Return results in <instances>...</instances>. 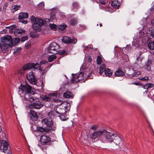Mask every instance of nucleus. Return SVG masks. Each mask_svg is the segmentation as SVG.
I'll list each match as a JSON object with an SVG mask.
<instances>
[{
  "label": "nucleus",
  "instance_id": "f257e3e1",
  "mask_svg": "<svg viewBox=\"0 0 154 154\" xmlns=\"http://www.w3.org/2000/svg\"><path fill=\"white\" fill-rule=\"evenodd\" d=\"M19 93L20 94H23L26 100L32 102L35 100L34 98L31 95L32 88L27 83L25 85L21 84V86L18 87Z\"/></svg>",
  "mask_w": 154,
  "mask_h": 154
},
{
  "label": "nucleus",
  "instance_id": "f03ea898",
  "mask_svg": "<svg viewBox=\"0 0 154 154\" xmlns=\"http://www.w3.org/2000/svg\"><path fill=\"white\" fill-rule=\"evenodd\" d=\"M2 43H0V48L3 52H8L10 48H11L14 45L11 37L10 35H5L1 38Z\"/></svg>",
  "mask_w": 154,
  "mask_h": 154
},
{
  "label": "nucleus",
  "instance_id": "7ed1b4c3",
  "mask_svg": "<svg viewBox=\"0 0 154 154\" xmlns=\"http://www.w3.org/2000/svg\"><path fill=\"white\" fill-rule=\"evenodd\" d=\"M113 131L108 129H103V136L101 141L104 143L113 142L116 135Z\"/></svg>",
  "mask_w": 154,
  "mask_h": 154
},
{
  "label": "nucleus",
  "instance_id": "20e7f679",
  "mask_svg": "<svg viewBox=\"0 0 154 154\" xmlns=\"http://www.w3.org/2000/svg\"><path fill=\"white\" fill-rule=\"evenodd\" d=\"M91 73L88 72L84 73L81 72L77 75L76 74L72 73V79L70 80V82L72 84L79 82L84 79V76L86 79L89 78L90 79H92L93 78L91 76Z\"/></svg>",
  "mask_w": 154,
  "mask_h": 154
},
{
  "label": "nucleus",
  "instance_id": "39448f33",
  "mask_svg": "<svg viewBox=\"0 0 154 154\" xmlns=\"http://www.w3.org/2000/svg\"><path fill=\"white\" fill-rule=\"evenodd\" d=\"M30 115V119L34 122L35 124L32 126V128L35 132L38 131V125L37 124L38 116L36 112L32 110H31L29 113Z\"/></svg>",
  "mask_w": 154,
  "mask_h": 154
},
{
  "label": "nucleus",
  "instance_id": "423d86ee",
  "mask_svg": "<svg viewBox=\"0 0 154 154\" xmlns=\"http://www.w3.org/2000/svg\"><path fill=\"white\" fill-rule=\"evenodd\" d=\"M59 46L56 42L51 43L47 49L48 53L53 54H57L59 51Z\"/></svg>",
  "mask_w": 154,
  "mask_h": 154
},
{
  "label": "nucleus",
  "instance_id": "0eeeda50",
  "mask_svg": "<svg viewBox=\"0 0 154 154\" xmlns=\"http://www.w3.org/2000/svg\"><path fill=\"white\" fill-rule=\"evenodd\" d=\"M103 129H99L97 131H94L91 132L89 135V137L91 140H94L98 138L101 141L103 136Z\"/></svg>",
  "mask_w": 154,
  "mask_h": 154
},
{
  "label": "nucleus",
  "instance_id": "6e6552de",
  "mask_svg": "<svg viewBox=\"0 0 154 154\" xmlns=\"http://www.w3.org/2000/svg\"><path fill=\"white\" fill-rule=\"evenodd\" d=\"M37 64H38V63H28L25 64L23 66L22 69H20L19 70L18 72L21 74H22L24 73V71L26 70L32 69H35Z\"/></svg>",
  "mask_w": 154,
  "mask_h": 154
},
{
  "label": "nucleus",
  "instance_id": "1a4fd4ad",
  "mask_svg": "<svg viewBox=\"0 0 154 154\" xmlns=\"http://www.w3.org/2000/svg\"><path fill=\"white\" fill-rule=\"evenodd\" d=\"M30 20L32 29L35 31H38V18L32 15L30 17Z\"/></svg>",
  "mask_w": 154,
  "mask_h": 154
},
{
  "label": "nucleus",
  "instance_id": "9d476101",
  "mask_svg": "<svg viewBox=\"0 0 154 154\" xmlns=\"http://www.w3.org/2000/svg\"><path fill=\"white\" fill-rule=\"evenodd\" d=\"M62 41L63 43L66 44H75L77 42L76 38H71L69 37L64 36L62 38Z\"/></svg>",
  "mask_w": 154,
  "mask_h": 154
},
{
  "label": "nucleus",
  "instance_id": "9b49d317",
  "mask_svg": "<svg viewBox=\"0 0 154 154\" xmlns=\"http://www.w3.org/2000/svg\"><path fill=\"white\" fill-rule=\"evenodd\" d=\"M26 78L29 82L32 84H35L37 81L32 71L27 74Z\"/></svg>",
  "mask_w": 154,
  "mask_h": 154
},
{
  "label": "nucleus",
  "instance_id": "f8f14e48",
  "mask_svg": "<svg viewBox=\"0 0 154 154\" xmlns=\"http://www.w3.org/2000/svg\"><path fill=\"white\" fill-rule=\"evenodd\" d=\"M41 122L43 125H46L50 129L52 128V126L53 125V122L51 118H47L42 119Z\"/></svg>",
  "mask_w": 154,
  "mask_h": 154
},
{
  "label": "nucleus",
  "instance_id": "ddd939ff",
  "mask_svg": "<svg viewBox=\"0 0 154 154\" xmlns=\"http://www.w3.org/2000/svg\"><path fill=\"white\" fill-rule=\"evenodd\" d=\"M63 107H61L60 106L54 107V110L56 112L60 115H64L67 112L66 109H63Z\"/></svg>",
  "mask_w": 154,
  "mask_h": 154
},
{
  "label": "nucleus",
  "instance_id": "4468645a",
  "mask_svg": "<svg viewBox=\"0 0 154 154\" xmlns=\"http://www.w3.org/2000/svg\"><path fill=\"white\" fill-rule=\"evenodd\" d=\"M51 140L50 138L45 135H43L41 136L40 140L41 143L42 145H45L49 142Z\"/></svg>",
  "mask_w": 154,
  "mask_h": 154
},
{
  "label": "nucleus",
  "instance_id": "2eb2a0df",
  "mask_svg": "<svg viewBox=\"0 0 154 154\" xmlns=\"http://www.w3.org/2000/svg\"><path fill=\"white\" fill-rule=\"evenodd\" d=\"M48 62L44 60L41 61L39 64V71L42 72L43 75L45 73V70L44 69L42 70L43 66H45V64H47Z\"/></svg>",
  "mask_w": 154,
  "mask_h": 154
},
{
  "label": "nucleus",
  "instance_id": "dca6fc26",
  "mask_svg": "<svg viewBox=\"0 0 154 154\" xmlns=\"http://www.w3.org/2000/svg\"><path fill=\"white\" fill-rule=\"evenodd\" d=\"M121 141V139L120 137L118 135L117 133H116L113 141L114 142L116 145H118L120 144Z\"/></svg>",
  "mask_w": 154,
  "mask_h": 154
},
{
  "label": "nucleus",
  "instance_id": "f3484780",
  "mask_svg": "<svg viewBox=\"0 0 154 154\" xmlns=\"http://www.w3.org/2000/svg\"><path fill=\"white\" fill-rule=\"evenodd\" d=\"M28 17V14L27 13L21 12L18 16V19L20 20H22Z\"/></svg>",
  "mask_w": 154,
  "mask_h": 154
},
{
  "label": "nucleus",
  "instance_id": "a211bd4d",
  "mask_svg": "<svg viewBox=\"0 0 154 154\" xmlns=\"http://www.w3.org/2000/svg\"><path fill=\"white\" fill-rule=\"evenodd\" d=\"M24 30L17 29H16L14 31V34L16 36H19L21 35L22 33H23L25 32Z\"/></svg>",
  "mask_w": 154,
  "mask_h": 154
},
{
  "label": "nucleus",
  "instance_id": "6ab92c4d",
  "mask_svg": "<svg viewBox=\"0 0 154 154\" xmlns=\"http://www.w3.org/2000/svg\"><path fill=\"white\" fill-rule=\"evenodd\" d=\"M115 75L116 76H123L125 75L124 72L122 71L121 69H119L117 70L115 72Z\"/></svg>",
  "mask_w": 154,
  "mask_h": 154
},
{
  "label": "nucleus",
  "instance_id": "aec40b11",
  "mask_svg": "<svg viewBox=\"0 0 154 154\" xmlns=\"http://www.w3.org/2000/svg\"><path fill=\"white\" fill-rule=\"evenodd\" d=\"M38 32V30L37 31L35 30L31 31L30 32V36L32 38H37L38 36V34L37 32Z\"/></svg>",
  "mask_w": 154,
  "mask_h": 154
},
{
  "label": "nucleus",
  "instance_id": "412c9836",
  "mask_svg": "<svg viewBox=\"0 0 154 154\" xmlns=\"http://www.w3.org/2000/svg\"><path fill=\"white\" fill-rule=\"evenodd\" d=\"M28 107L31 109L34 108L38 109V103H31L28 105Z\"/></svg>",
  "mask_w": 154,
  "mask_h": 154
},
{
  "label": "nucleus",
  "instance_id": "4be33fe9",
  "mask_svg": "<svg viewBox=\"0 0 154 154\" xmlns=\"http://www.w3.org/2000/svg\"><path fill=\"white\" fill-rule=\"evenodd\" d=\"M106 68V65L105 64H102L99 68V73L100 75H101L104 72H105Z\"/></svg>",
  "mask_w": 154,
  "mask_h": 154
},
{
  "label": "nucleus",
  "instance_id": "5701e85b",
  "mask_svg": "<svg viewBox=\"0 0 154 154\" xmlns=\"http://www.w3.org/2000/svg\"><path fill=\"white\" fill-rule=\"evenodd\" d=\"M62 107L66 109V111L69 110L70 109V104L69 102H65L62 103Z\"/></svg>",
  "mask_w": 154,
  "mask_h": 154
},
{
  "label": "nucleus",
  "instance_id": "b1692460",
  "mask_svg": "<svg viewBox=\"0 0 154 154\" xmlns=\"http://www.w3.org/2000/svg\"><path fill=\"white\" fill-rule=\"evenodd\" d=\"M112 72L109 68H106L105 71V74L106 76L110 77L112 74Z\"/></svg>",
  "mask_w": 154,
  "mask_h": 154
},
{
  "label": "nucleus",
  "instance_id": "393cba45",
  "mask_svg": "<svg viewBox=\"0 0 154 154\" xmlns=\"http://www.w3.org/2000/svg\"><path fill=\"white\" fill-rule=\"evenodd\" d=\"M63 97L65 98H70L72 97V94L69 91H66L63 95Z\"/></svg>",
  "mask_w": 154,
  "mask_h": 154
},
{
  "label": "nucleus",
  "instance_id": "a878e982",
  "mask_svg": "<svg viewBox=\"0 0 154 154\" xmlns=\"http://www.w3.org/2000/svg\"><path fill=\"white\" fill-rule=\"evenodd\" d=\"M120 3L117 0H114L112 2V5L115 8H118L120 5Z\"/></svg>",
  "mask_w": 154,
  "mask_h": 154
},
{
  "label": "nucleus",
  "instance_id": "bb28decb",
  "mask_svg": "<svg viewBox=\"0 0 154 154\" xmlns=\"http://www.w3.org/2000/svg\"><path fill=\"white\" fill-rule=\"evenodd\" d=\"M40 97L44 101H49L51 100L50 97H47L45 95H41Z\"/></svg>",
  "mask_w": 154,
  "mask_h": 154
},
{
  "label": "nucleus",
  "instance_id": "cd10ccee",
  "mask_svg": "<svg viewBox=\"0 0 154 154\" xmlns=\"http://www.w3.org/2000/svg\"><path fill=\"white\" fill-rule=\"evenodd\" d=\"M149 33L150 36L154 38V28L151 27L149 28Z\"/></svg>",
  "mask_w": 154,
  "mask_h": 154
},
{
  "label": "nucleus",
  "instance_id": "c85d7f7f",
  "mask_svg": "<svg viewBox=\"0 0 154 154\" xmlns=\"http://www.w3.org/2000/svg\"><path fill=\"white\" fill-rule=\"evenodd\" d=\"M148 47L150 50H154V42L152 41H150L148 44Z\"/></svg>",
  "mask_w": 154,
  "mask_h": 154
},
{
  "label": "nucleus",
  "instance_id": "c756f323",
  "mask_svg": "<svg viewBox=\"0 0 154 154\" xmlns=\"http://www.w3.org/2000/svg\"><path fill=\"white\" fill-rule=\"evenodd\" d=\"M56 56L55 55H52L50 56L48 58V62H51L56 59Z\"/></svg>",
  "mask_w": 154,
  "mask_h": 154
},
{
  "label": "nucleus",
  "instance_id": "7c9ffc66",
  "mask_svg": "<svg viewBox=\"0 0 154 154\" xmlns=\"http://www.w3.org/2000/svg\"><path fill=\"white\" fill-rule=\"evenodd\" d=\"M48 130L46 128L39 127V132H42L43 134H46V133L48 132Z\"/></svg>",
  "mask_w": 154,
  "mask_h": 154
},
{
  "label": "nucleus",
  "instance_id": "2f4dec72",
  "mask_svg": "<svg viewBox=\"0 0 154 154\" xmlns=\"http://www.w3.org/2000/svg\"><path fill=\"white\" fill-rule=\"evenodd\" d=\"M67 27V25L66 24L63 23L62 25H60L58 26V29L61 30H64Z\"/></svg>",
  "mask_w": 154,
  "mask_h": 154
},
{
  "label": "nucleus",
  "instance_id": "473e14b6",
  "mask_svg": "<svg viewBox=\"0 0 154 154\" xmlns=\"http://www.w3.org/2000/svg\"><path fill=\"white\" fill-rule=\"evenodd\" d=\"M138 79L145 82H146L149 80V77L147 76H145L144 77H139L138 78Z\"/></svg>",
  "mask_w": 154,
  "mask_h": 154
},
{
  "label": "nucleus",
  "instance_id": "72a5a7b5",
  "mask_svg": "<svg viewBox=\"0 0 154 154\" xmlns=\"http://www.w3.org/2000/svg\"><path fill=\"white\" fill-rule=\"evenodd\" d=\"M41 84L40 86H39V92H42L44 91V85L43 84V83L42 82H41Z\"/></svg>",
  "mask_w": 154,
  "mask_h": 154
},
{
  "label": "nucleus",
  "instance_id": "f704fd0d",
  "mask_svg": "<svg viewBox=\"0 0 154 154\" xmlns=\"http://www.w3.org/2000/svg\"><path fill=\"white\" fill-rule=\"evenodd\" d=\"M44 7L45 3L44 2H42L39 3V9L40 8L42 9L46 10L45 9Z\"/></svg>",
  "mask_w": 154,
  "mask_h": 154
},
{
  "label": "nucleus",
  "instance_id": "c9c22d12",
  "mask_svg": "<svg viewBox=\"0 0 154 154\" xmlns=\"http://www.w3.org/2000/svg\"><path fill=\"white\" fill-rule=\"evenodd\" d=\"M77 21L75 18L72 19L70 20V23L71 25L74 26L77 23Z\"/></svg>",
  "mask_w": 154,
  "mask_h": 154
},
{
  "label": "nucleus",
  "instance_id": "e433bc0d",
  "mask_svg": "<svg viewBox=\"0 0 154 154\" xmlns=\"http://www.w3.org/2000/svg\"><path fill=\"white\" fill-rule=\"evenodd\" d=\"M102 60L100 56H98L97 60V64H100L102 63Z\"/></svg>",
  "mask_w": 154,
  "mask_h": 154
},
{
  "label": "nucleus",
  "instance_id": "4c0bfd02",
  "mask_svg": "<svg viewBox=\"0 0 154 154\" xmlns=\"http://www.w3.org/2000/svg\"><path fill=\"white\" fill-rule=\"evenodd\" d=\"M49 26L50 28L53 30H55L57 29V26L56 24H50Z\"/></svg>",
  "mask_w": 154,
  "mask_h": 154
},
{
  "label": "nucleus",
  "instance_id": "58836bf2",
  "mask_svg": "<svg viewBox=\"0 0 154 154\" xmlns=\"http://www.w3.org/2000/svg\"><path fill=\"white\" fill-rule=\"evenodd\" d=\"M20 42V39L19 38H15L14 40V43L15 45H17Z\"/></svg>",
  "mask_w": 154,
  "mask_h": 154
},
{
  "label": "nucleus",
  "instance_id": "ea45409f",
  "mask_svg": "<svg viewBox=\"0 0 154 154\" xmlns=\"http://www.w3.org/2000/svg\"><path fill=\"white\" fill-rule=\"evenodd\" d=\"M57 54H59L61 55L64 56L67 55V54L66 53V51L65 50H63L60 52H59V51H58Z\"/></svg>",
  "mask_w": 154,
  "mask_h": 154
},
{
  "label": "nucleus",
  "instance_id": "a19ab883",
  "mask_svg": "<svg viewBox=\"0 0 154 154\" xmlns=\"http://www.w3.org/2000/svg\"><path fill=\"white\" fill-rule=\"evenodd\" d=\"M13 9L14 10V11H16L18 10L19 8H20V5H14L12 7Z\"/></svg>",
  "mask_w": 154,
  "mask_h": 154
},
{
  "label": "nucleus",
  "instance_id": "79ce46f5",
  "mask_svg": "<svg viewBox=\"0 0 154 154\" xmlns=\"http://www.w3.org/2000/svg\"><path fill=\"white\" fill-rule=\"evenodd\" d=\"M48 115L50 117H54L55 115L54 112L51 111L48 113Z\"/></svg>",
  "mask_w": 154,
  "mask_h": 154
},
{
  "label": "nucleus",
  "instance_id": "37998d69",
  "mask_svg": "<svg viewBox=\"0 0 154 154\" xmlns=\"http://www.w3.org/2000/svg\"><path fill=\"white\" fill-rule=\"evenodd\" d=\"M31 42H28L27 43H26L25 45V46L27 49L29 48H30L31 46Z\"/></svg>",
  "mask_w": 154,
  "mask_h": 154
},
{
  "label": "nucleus",
  "instance_id": "c03bdc74",
  "mask_svg": "<svg viewBox=\"0 0 154 154\" xmlns=\"http://www.w3.org/2000/svg\"><path fill=\"white\" fill-rule=\"evenodd\" d=\"M28 38V36H23V37H22L21 38V41L22 42H24L26 40H27Z\"/></svg>",
  "mask_w": 154,
  "mask_h": 154
},
{
  "label": "nucleus",
  "instance_id": "a18cd8bd",
  "mask_svg": "<svg viewBox=\"0 0 154 154\" xmlns=\"http://www.w3.org/2000/svg\"><path fill=\"white\" fill-rule=\"evenodd\" d=\"M55 18V15L54 14L52 15V14H51V17L50 19L49 20V21H52Z\"/></svg>",
  "mask_w": 154,
  "mask_h": 154
},
{
  "label": "nucleus",
  "instance_id": "49530a36",
  "mask_svg": "<svg viewBox=\"0 0 154 154\" xmlns=\"http://www.w3.org/2000/svg\"><path fill=\"white\" fill-rule=\"evenodd\" d=\"M39 26H42L44 24V23L43 20L41 18H39Z\"/></svg>",
  "mask_w": 154,
  "mask_h": 154
},
{
  "label": "nucleus",
  "instance_id": "de8ad7c7",
  "mask_svg": "<svg viewBox=\"0 0 154 154\" xmlns=\"http://www.w3.org/2000/svg\"><path fill=\"white\" fill-rule=\"evenodd\" d=\"M141 72L140 71H137L134 75L131 76L132 77L133 76H137L141 74Z\"/></svg>",
  "mask_w": 154,
  "mask_h": 154
},
{
  "label": "nucleus",
  "instance_id": "09e8293b",
  "mask_svg": "<svg viewBox=\"0 0 154 154\" xmlns=\"http://www.w3.org/2000/svg\"><path fill=\"white\" fill-rule=\"evenodd\" d=\"M98 128V127L96 125L93 126L91 127V129L94 131H96Z\"/></svg>",
  "mask_w": 154,
  "mask_h": 154
},
{
  "label": "nucleus",
  "instance_id": "8fccbe9b",
  "mask_svg": "<svg viewBox=\"0 0 154 154\" xmlns=\"http://www.w3.org/2000/svg\"><path fill=\"white\" fill-rule=\"evenodd\" d=\"M151 63V60H148L146 63L145 66H150V65Z\"/></svg>",
  "mask_w": 154,
  "mask_h": 154
},
{
  "label": "nucleus",
  "instance_id": "3c124183",
  "mask_svg": "<svg viewBox=\"0 0 154 154\" xmlns=\"http://www.w3.org/2000/svg\"><path fill=\"white\" fill-rule=\"evenodd\" d=\"M59 116L60 117V119L62 120V121H65L66 120V119L65 117L63 115H60V116Z\"/></svg>",
  "mask_w": 154,
  "mask_h": 154
},
{
  "label": "nucleus",
  "instance_id": "603ef678",
  "mask_svg": "<svg viewBox=\"0 0 154 154\" xmlns=\"http://www.w3.org/2000/svg\"><path fill=\"white\" fill-rule=\"evenodd\" d=\"M147 84L149 88H151L153 86H154V85L152 83H147Z\"/></svg>",
  "mask_w": 154,
  "mask_h": 154
},
{
  "label": "nucleus",
  "instance_id": "864d4df0",
  "mask_svg": "<svg viewBox=\"0 0 154 154\" xmlns=\"http://www.w3.org/2000/svg\"><path fill=\"white\" fill-rule=\"evenodd\" d=\"M73 6L74 8H76L78 7V4L77 3L75 2L73 3Z\"/></svg>",
  "mask_w": 154,
  "mask_h": 154
},
{
  "label": "nucleus",
  "instance_id": "5fc2aeb1",
  "mask_svg": "<svg viewBox=\"0 0 154 154\" xmlns=\"http://www.w3.org/2000/svg\"><path fill=\"white\" fill-rule=\"evenodd\" d=\"M144 68L146 69V70L148 71H150L151 69L150 66H144Z\"/></svg>",
  "mask_w": 154,
  "mask_h": 154
},
{
  "label": "nucleus",
  "instance_id": "6e6d98bb",
  "mask_svg": "<svg viewBox=\"0 0 154 154\" xmlns=\"http://www.w3.org/2000/svg\"><path fill=\"white\" fill-rule=\"evenodd\" d=\"M144 87H145V89H146V91H145V92H147L148 91V89L149 88L148 87V85L147 84L144 85Z\"/></svg>",
  "mask_w": 154,
  "mask_h": 154
},
{
  "label": "nucleus",
  "instance_id": "4d7b16f0",
  "mask_svg": "<svg viewBox=\"0 0 154 154\" xmlns=\"http://www.w3.org/2000/svg\"><path fill=\"white\" fill-rule=\"evenodd\" d=\"M20 21L24 24H26L27 23V21L26 20H20Z\"/></svg>",
  "mask_w": 154,
  "mask_h": 154
},
{
  "label": "nucleus",
  "instance_id": "13d9d810",
  "mask_svg": "<svg viewBox=\"0 0 154 154\" xmlns=\"http://www.w3.org/2000/svg\"><path fill=\"white\" fill-rule=\"evenodd\" d=\"M88 61L89 62H91L92 61V58L90 56H88Z\"/></svg>",
  "mask_w": 154,
  "mask_h": 154
},
{
  "label": "nucleus",
  "instance_id": "bf43d9fd",
  "mask_svg": "<svg viewBox=\"0 0 154 154\" xmlns=\"http://www.w3.org/2000/svg\"><path fill=\"white\" fill-rule=\"evenodd\" d=\"M99 2L102 5H105L106 4L105 2L103 0H100Z\"/></svg>",
  "mask_w": 154,
  "mask_h": 154
},
{
  "label": "nucleus",
  "instance_id": "052dcab7",
  "mask_svg": "<svg viewBox=\"0 0 154 154\" xmlns=\"http://www.w3.org/2000/svg\"><path fill=\"white\" fill-rule=\"evenodd\" d=\"M57 94L56 93H53L50 94V96H51V97H52V96L55 97V96H57Z\"/></svg>",
  "mask_w": 154,
  "mask_h": 154
},
{
  "label": "nucleus",
  "instance_id": "680f3d73",
  "mask_svg": "<svg viewBox=\"0 0 154 154\" xmlns=\"http://www.w3.org/2000/svg\"><path fill=\"white\" fill-rule=\"evenodd\" d=\"M133 84L137 85H140V83L137 82H134L133 83Z\"/></svg>",
  "mask_w": 154,
  "mask_h": 154
},
{
  "label": "nucleus",
  "instance_id": "e2e57ef3",
  "mask_svg": "<svg viewBox=\"0 0 154 154\" xmlns=\"http://www.w3.org/2000/svg\"><path fill=\"white\" fill-rule=\"evenodd\" d=\"M44 105L43 104L39 103V109L41 107H42Z\"/></svg>",
  "mask_w": 154,
  "mask_h": 154
},
{
  "label": "nucleus",
  "instance_id": "0e129e2a",
  "mask_svg": "<svg viewBox=\"0 0 154 154\" xmlns=\"http://www.w3.org/2000/svg\"><path fill=\"white\" fill-rule=\"evenodd\" d=\"M151 23L152 26H154V20H151Z\"/></svg>",
  "mask_w": 154,
  "mask_h": 154
},
{
  "label": "nucleus",
  "instance_id": "69168bd1",
  "mask_svg": "<svg viewBox=\"0 0 154 154\" xmlns=\"http://www.w3.org/2000/svg\"><path fill=\"white\" fill-rule=\"evenodd\" d=\"M20 50H21V48H17L16 49V51H15L16 52L17 51H20Z\"/></svg>",
  "mask_w": 154,
  "mask_h": 154
},
{
  "label": "nucleus",
  "instance_id": "338daca9",
  "mask_svg": "<svg viewBox=\"0 0 154 154\" xmlns=\"http://www.w3.org/2000/svg\"><path fill=\"white\" fill-rule=\"evenodd\" d=\"M102 26V24H101V23L100 24V27H101Z\"/></svg>",
  "mask_w": 154,
  "mask_h": 154
},
{
  "label": "nucleus",
  "instance_id": "774afa93",
  "mask_svg": "<svg viewBox=\"0 0 154 154\" xmlns=\"http://www.w3.org/2000/svg\"><path fill=\"white\" fill-rule=\"evenodd\" d=\"M85 49H87L88 48V47L87 46H85Z\"/></svg>",
  "mask_w": 154,
  "mask_h": 154
}]
</instances>
